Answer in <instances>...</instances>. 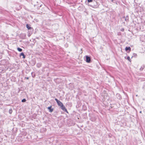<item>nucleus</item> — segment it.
<instances>
[{
  "mask_svg": "<svg viewBox=\"0 0 145 145\" xmlns=\"http://www.w3.org/2000/svg\"><path fill=\"white\" fill-rule=\"evenodd\" d=\"M55 100L57 102L58 105L60 107V108L63 111L68 113V112L67 109L65 108V106L63 105L62 103L56 98H55Z\"/></svg>",
  "mask_w": 145,
  "mask_h": 145,
  "instance_id": "f257e3e1",
  "label": "nucleus"
},
{
  "mask_svg": "<svg viewBox=\"0 0 145 145\" xmlns=\"http://www.w3.org/2000/svg\"><path fill=\"white\" fill-rule=\"evenodd\" d=\"M96 118L94 116H92L91 117L90 120L92 121L95 122L96 121Z\"/></svg>",
  "mask_w": 145,
  "mask_h": 145,
  "instance_id": "f03ea898",
  "label": "nucleus"
},
{
  "mask_svg": "<svg viewBox=\"0 0 145 145\" xmlns=\"http://www.w3.org/2000/svg\"><path fill=\"white\" fill-rule=\"evenodd\" d=\"M86 61L88 63H90L91 61V59L90 57L88 56H86Z\"/></svg>",
  "mask_w": 145,
  "mask_h": 145,
  "instance_id": "7ed1b4c3",
  "label": "nucleus"
},
{
  "mask_svg": "<svg viewBox=\"0 0 145 145\" xmlns=\"http://www.w3.org/2000/svg\"><path fill=\"white\" fill-rule=\"evenodd\" d=\"M52 106H50L48 107L47 108V109H48V110L49 111V112H52L53 111V109L52 108Z\"/></svg>",
  "mask_w": 145,
  "mask_h": 145,
  "instance_id": "20e7f679",
  "label": "nucleus"
},
{
  "mask_svg": "<svg viewBox=\"0 0 145 145\" xmlns=\"http://www.w3.org/2000/svg\"><path fill=\"white\" fill-rule=\"evenodd\" d=\"M122 19V20H125L126 21H127L128 20V17L127 16H126V17H123Z\"/></svg>",
  "mask_w": 145,
  "mask_h": 145,
  "instance_id": "39448f33",
  "label": "nucleus"
},
{
  "mask_svg": "<svg viewBox=\"0 0 145 145\" xmlns=\"http://www.w3.org/2000/svg\"><path fill=\"white\" fill-rule=\"evenodd\" d=\"M93 3L94 4V5L93 6H92L94 8L96 7L97 6V2L96 1H95L93 2Z\"/></svg>",
  "mask_w": 145,
  "mask_h": 145,
  "instance_id": "423d86ee",
  "label": "nucleus"
},
{
  "mask_svg": "<svg viewBox=\"0 0 145 145\" xmlns=\"http://www.w3.org/2000/svg\"><path fill=\"white\" fill-rule=\"evenodd\" d=\"M20 56H23V59H24L25 58V56L23 53L22 52L20 54Z\"/></svg>",
  "mask_w": 145,
  "mask_h": 145,
  "instance_id": "0eeeda50",
  "label": "nucleus"
},
{
  "mask_svg": "<svg viewBox=\"0 0 145 145\" xmlns=\"http://www.w3.org/2000/svg\"><path fill=\"white\" fill-rule=\"evenodd\" d=\"M26 26L28 29H31L32 28L30 27L28 24H26Z\"/></svg>",
  "mask_w": 145,
  "mask_h": 145,
  "instance_id": "6e6552de",
  "label": "nucleus"
},
{
  "mask_svg": "<svg viewBox=\"0 0 145 145\" xmlns=\"http://www.w3.org/2000/svg\"><path fill=\"white\" fill-rule=\"evenodd\" d=\"M125 50L126 51H127L128 50H129L130 51L131 50V48L130 47H126L125 48Z\"/></svg>",
  "mask_w": 145,
  "mask_h": 145,
  "instance_id": "1a4fd4ad",
  "label": "nucleus"
},
{
  "mask_svg": "<svg viewBox=\"0 0 145 145\" xmlns=\"http://www.w3.org/2000/svg\"><path fill=\"white\" fill-rule=\"evenodd\" d=\"M117 95H118L117 98L118 99H121V97L119 94H117Z\"/></svg>",
  "mask_w": 145,
  "mask_h": 145,
  "instance_id": "9d476101",
  "label": "nucleus"
},
{
  "mask_svg": "<svg viewBox=\"0 0 145 145\" xmlns=\"http://www.w3.org/2000/svg\"><path fill=\"white\" fill-rule=\"evenodd\" d=\"M12 112V110L11 108H10L9 110V113L10 114H11Z\"/></svg>",
  "mask_w": 145,
  "mask_h": 145,
  "instance_id": "9b49d317",
  "label": "nucleus"
},
{
  "mask_svg": "<svg viewBox=\"0 0 145 145\" xmlns=\"http://www.w3.org/2000/svg\"><path fill=\"white\" fill-rule=\"evenodd\" d=\"M17 50L20 52H21L22 51V49L19 48H18Z\"/></svg>",
  "mask_w": 145,
  "mask_h": 145,
  "instance_id": "f8f14e48",
  "label": "nucleus"
},
{
  "mask_svg": "<svg viewBox=\"0 0 145 145\" xmlns=\"http://www.w3.org/2000/svg\"><path fill=\"white\" fill-rule=\"evenodd\" d=\"M31 74L32 75V77L33 78H34L35 77V73H31Z\"/></svg>",
  "mask_w": 145,
  "mask_h": 145,
  "instance_id": "ddd939ff",
  "label": "nucleus"
},
{
  "mask_svg": "<svg viewBox=\"0 0 145 145\" xmlns=\"http://www.w3.org/2000/svg\"><path fill=\"white\" fill-rule=\"evenodd\" d=\"M26 100L25 99H22V102H26Z\"/></svg>",
  "mask_w": 145,
  "mask_h": 145,
  "instance_id": "4468645a",
  "label": "nucleus"
},
{
  "mask_svg": "<svg viewBox=\"0 0 145 145\" xmlns=\"http://www.w3.org/2000/svg\"><path fill=\"white\" fill-rule=\"evenodd\" d=\"M37 66L38 67H39L41 66V64L40 63H38L37 65Z\"/></svg>",
  "mask_w": 145,
  "mask_h": 145,
  "instance_id": "2eb2a0df",
  "label": "nucleus"
},
{
  "mask_svg": "<svg viewBox=\"0 0 145 145\" xmlns=\"http://www.w3.org/2000/svg\"><path fill=\"white\" fill-rule=\"evenodd\" d=\"M127 59L130 62L131 61V59L129 56H128L127 57Z\"/></svg>",
  "mask_w": 145,
  "mask_h": 145,
  "instance_id": "dca6fc26",
  "label": "nucleus"
},
{
  "mask_svg": "<svg viewBox=\"0 0 145 145\" xmlns=\"http://www.w3.org/2000/svg\"><path fill=\"white\" fill-rule=\"evenodd\" d=\"M88 2H91L92 1V0H87Z\"/></svg>",
  "mask_w": 145,
  "mask_h": 145,
  "instance_id": "f3484780",
  "label": "nucleus"
},
{
  "mask_svg": "<svg viewBox=\"0 0 145 145\" xmlns=\"http://www.w3.org/2000/svg\"><path fill=\"white\" fill-rule=\"evenodd\" d=\"M26 79H29V78H28V77H26Z\"/></svg>",
  "mask_w": 145,
  "mask_h": 145,
  "instance_id": "a211bd4d",
  "label": "nucleus"
},
{
  "mask_svg": "<svg viewBox=\"0 0 145 145\" xmlns=\"http://www.w3.org/2000/svg\"><path fill=\"white\" fill-rule=\"evenodd\" d=\"M141 111H140V113H141Z\"/></svg>",
  "mask_w": 145,
  "mask_h": 145,
  "instance_id": "6ab92c4d",
  "label": "nucleus"
}]
</instances>
